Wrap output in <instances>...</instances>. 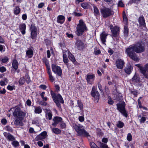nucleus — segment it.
Here are the masks:
<instances>
[{
    "mask_svg": "<svg viewBox=\"0 0 148 148\" xmlns=\"http://www.w3.org/2000/svg\"><path fill=\"white\" fill-rule=\"evenodd\" d=\"M125 52L131 59L136 61H138L139 59L135 53V49L133 45H130L126 49Z\"/></svg>",
    "mask_w": 148,
    "mask_h": 148,
    "instance_id": "nucleus-1",
    "label": "nucleus"
},
{
    "mask_svg": "<svg viewBox=\"0 0 148 148\" xmlns=\"http://www.w3.org/2000/svg\"><path fill=\"white\" fill-rule=\"evenodd\" d=\"M73 127L79 136H83L87 137L90 136L88 133L85 130L82 125L78 123L73 124Z\"/></svg>",
    "mask_w": 148,
    "mask_h": 148,
    "instance_id": "nucleus-2",
    "label": "nucleus"
},
{
    "mask_svg": "<svg viewBox=\"0 0 148 148\" xmlns=\"http://www.w3.org/2000/svg\"><path fill=\"white\" fill-rule=\"evenodd\" d=\"M76 29L77 30L76 31V33L78 36L82 34L83 32L87 30L86 24L81 19L79 21V23L77 25Z\"/></svg>",
    "mask_w": 148,
    "mask_h": 148,
    "instance_id": "nucleus-3",
    "label": "nucleus"
},
{
    "mask_svg": "<svg viewBox=\"0 0 148 148\" xmlns=\"http://www.w3.org/2000/svg\"><path fill=\"white\" fill-rule=\"evenodd\" d=\"M100 12L102 16L104 18H107L113 15V11L111 8L104 7L100 9Z\"/></svg>",
    "mask_w": 148,
    "mask_h": 148,
    "instance_id": "nucleus-4",
    "label": "nucleus"
},
{
    "mask_svg": "<svg viewBox=\"0 0 148 148\" xmlns=\"http://www.w3.org/2000/svg\"><path fill=\"white\" fill-rule=\"evenodd\" d=\"M136 53H141L145 50V45L140 42L133 44Z\"/></svg>",
    "mask_w": 148,
    "mask_h": 148,
    "instance_id": "nucleus-5",
    "label": "nucleus"
},
{
    "mask_svg": "<svg viewBox=\"0 0 148 148\" xmlns=\"http://www.w3.org/2000/svg\"><path fill=\"white\" fill-rule=\"evenodd\" d=\"M117 109L125 117H127V114L125 109V104L124 102H122L119 104H117Z\"/></svg>",
    "mask_w": 148,
    "mask_h": 148,
    "instance_id": "nucleus-6",
    "label": "nucleus"
},
{
    "mask_svg": "<svg viewBox=\"0 0 148 148\" xmlns=\"http://www.w3.org/2000/svg\"><path fill=\"white\" fill-rule=\"evenodd\" d=\"M25 114V112L22 111L20 108H16L13 112L14 116L16 117H24Z\"/></svg>",
    "mask_w": 148,
    "mask_h": 148,
    "instance_id": "nucleus-7",
    "label": "nucleus"
},
{
    "mask_svg": "<svg viewBox=\"0 0 148 148\" xmlns=\"http://www.w3.org/2000/svg\"><path fill=\"white\" fill-rule=\"evenodd\" d=\"M51 94L54 101H55V100H56L62 103H64V100L60 95L59 94L56 95L52 91H51Z\"/></svg>",
    "mask_w": 148,
    "mask_h": 148,
    "instance_id": "nucleus-8",
    "label": "nucleus"
},
{
    "mask_svg": "<svg viewBox=\"0 0 148 148\" xmlns=\"http://www.w3.org/2000/svg\"><path fill=\"white\" fill-rule=\"evenodd\" d=\"M31 32V37L33 39H35L37 36V28L34 25L32 24L30 28Z\"/></svg>",
    "mask_w": 148,
    "mask_h": 148,
    "instance_id": "nucleus-9",
    "label": "nucleus"
},
{
    "mask_svg": "<svg viewBox=\"0 0 148 148\" xmlns=\"http://www.w3.org/2000/svg\"><path fill=\"white\" fill-rule=\"evenodd\" d=\"M52 71L55 73H57L59 76H60L62 74V70L61 68L58 66L53 64L51 65Z\"/></svg>",
    "mask_w": 148,
    "mask_h": 148,
    "instance_id": "nucleus-10",
    "label": "nucleus"
},
{
    "mask_svg": "<svg viewBox=\"0 0 148 148\" xmlns=\"http://www.w3.org/2000/svg\"><path fill=\"white\" fill-rule=\"evenodd\" d=\"M140 71L147 78H148V64H147L144 66L140 67Z\"/></svg>",
    "mask_w": 148,
    "mask_h": 148,
    "instance_id": "nucleus-11",
    "label": "nucleus"
},
{
    "mask_svg": "<svg viewBox=\"0 0 148 148\" xmlns=\"http://www.w3.org/2000/svg\"><path fill=\"white\" fill-rule=\"evenodd\" d=\"M110 27L112 33V37H116L117 35V32L119 30L118 27L117 26L113 27L112 25H110Z\"/></svg>",
    "mask_w": 148,
    "mask_h": 148,
    "instance_id": "nucleus-12",
    "label": "nucleus"
},
{
    "mask_svg": "<svg viewBox=\"0 0 148 148\" xmlns=\"http://www.w3.org/2000/svg\"><path fill=\"white\" fill-rule=\"evenodd\" d=\"M115 63L118 69H122L123 67L125 62L123 60L119 58L116 60Z\"/></svg>",
    "mask_w": 148,
    "mask_h": 148,
    "instance_id": "nucleus-13",
    "label": "nucleus"
},
{
    "mask_svg": "<svg viewBox=\"0 0 148 148\" xmlns=\"http://www.w3.org/2000/svg\"><path fill=\"white\" fill-rule=\"evenodd\" d=\"M92 96L96 100H98L99 96V94L97 91H96V89L95 87H93L91 91Z\"/></svg>",
    "mask_w": 148,
    "mask_h": 148,
    "instance_id": "nucleus-14",
    "label": "nucleus"
},
{
    "mask_svg": "<svg viewBox=\"0 0 148 148\" xmlns=\"http://www.w3.org/2000/svg\"><path fill=\"white\" fill-rule=\"evenodd\" d=\"M3 135L5 138L9 141H13L15 139L14 137L10 134L5 132L3 133Z\"/></svg>",
    "mask_w": 148,
    "mask_h": 148,
    "instance_id": "nucleus-15",
    "label": "nucleus"
},
{
    "mask_svg": "<svg viewBox=\"0 0 148 148\" xmlns=\"http://www.w3.org/2000/svg\"><path fill=\"white\" fill-rule=\"evenodd\" d=\"M76 47L78 50L83 49L84 45L83 42L80 40H78L76 43Z\"/></svg>",
    "mask_w": 148,
    "mask_h": 148,
    "instance_id": "nucleus-16",
    "label": "nucleus"
},
{
    "mask_svg": "<svg viewBox=\"0 0 148 148\" xmlns=\"http://www.w3.org/2000/svg\"><path fill=\"white\" fill-rule=\"evenodd\" d=\"M62 120V119L61 117L58 116L54 117L53 119L54 123H52V125L53 126L56 127L57 125L59 122H61Z\"/></svg>",
    "mask_w": 148,
    "mask_h": 148,
    "instance_id": "nucleus-17",
    "label": "nucleus"
},
{
    "mask_svg": "<svg viewBox=\"0 0 148 148\" xmlns=\"http://www.w3.org/2000/svg\"><path fill=\"white\" fill-rule=\"evenodd\" d=\"M19 28L22 34L24 35L26 33V25L25 24V23H22L20 24L19 26Z\"/></svg>",
    "mask_w": 148,
    "mask_h": 148,
    "instance_id": "nucleus-18",
    "label": "nucleus"
},
{
    "mask_svg": "<svg viewBox=\"0 0 148 148\" xmlns=\"http://www.w3.org/2000/svg\"><path fill=\"white\" fill-rule=\"evenodd\" d=\"M108 34L105 32H103L100 35V38L102 42L104 44L106 41V39Z\"/></svg>",
    "mask_w": 148,
    "mask_h": 148,
    "instance_id": "nucleus-19",
    "label": "nucleus"
},
{
    "mask_svg": "<svg viewBox=\"0 0 148 148\" xmlns=\"http://www.w3.org/2000/svg\"><path fill=\"white\" fill-rule=\"evenodd\" d=\"M138 21L140 26L143 27H146V24L145 19L143 16H140L138 19Z\"/></svg>",
    "mask_w": 148,
    "mask_h": 148,
    "instance_id": "nucleus-20",
    "label": "nucleus"
},
{
    "mask_svg": "<svg viewBox=\"0 0 148 148\" xmlns=\"http://www.w3.org/2000/svg\"><path fill=\"white\" fill-rule=\"evenodd\" d=\"M65 17L62 15L58 16L57 18V22L60 24H62L64 21Z\"/></svg>",
    "mask_w": 148,
    "mask_h": 148,
    "instance_id": "nucleus-21",
    "label": "nucleus"
},
{
    "mask_svg": "<svg viewBox=\"0 0 148 148\" xmlns=\"http://www.w3.org/2000/svg\"><path fill=\"white\" fill-rule=\"evenodd\" d=\"M17 118L15 120L14 122V124L16 125H21L22 123V119L23 117H17Z\"/></svg>",
    "mask_w": 148,
    "mask_h": 148,
    "instance_id": "nucleus-22",
    "label": "nucleus"
},
{
    "mask_svg": "<svg viewBox=\"0 0 148 148\" xmlns=\"http://www.w3.org/2000/svg\"><path fill=\"white\" fill-rule=\"evenodd\" d=\"M95 76L93 74L88 75L87 76L86 79L87 82L89 83H90V80H94L95 78Z\"/></svg>",
    "mask_w": 148,
    "mask_h": 148,
    "instance_id": "nucleus-23",
    "label": "nucleus"
},
{
    "mask_svg": "<svg viewBox=\"0 0 148 148\" xmlns=\"http://www.w3.org/2000/svg\"><path fill=\"white\" fill-rule=\"evenodd\" d=\"M132 68V67L130 64L125 69V71L126 73L130 74L131 72V70Z\"/></svg>",
    "mask_w": 148,
    "mask_h": 148,
    "instance_id": "nucleus-24",
    "label": "nucleus"
},
{
    "mask_svg": "<svg viewBox=\"0 0 148 148\" xmlns=\"http://www.w3.org/2000/svg\"><path fill=\"white\" fill-rule=\"evenodd\" d=\"M12 65L13 68L15 70L17 69L18 66V63L16 60H13Z\"/></svg>",
    "mask_w": 148,
    "mask_h": 148,
    "instance_id": "nucleus-25",
    "label": "nucleus"
},
{
    "mask_svg": "<svg viewBox=\"0 0 148 148\" xmlns=\"http://www.w3.org/2000/svg\"><path fill=\"white\" fill-rule=\"evenodd\" d=\"M93 7L95 15L96 16H97L99 15V12L97 7L95 6H94Z\"/></svg>",
    "mask_w": 148,
    "mask_h": 148,
    "instance_id": "nucleus-26",
    "label": "nucleus"
},
{
    "mask_svg": "<svg viewBox=\"0 0 148 148\" xmlns=\"http://www.w3.org/2000/svg\"><path fill=\"white\" fill-rule=\"evenodd\" d=\"M26 54L29 58H31L33 55V51L31 49H29L27 50L26 52Z\"/></svg>",
    "mask_w": 148,
    "mask_h": 148,
    "instance_id": "nucleus-27",
    "label": "nucleus"
},
{
    "mask_svg": "<svg viewBox=\"0 0 148 148\" xmlns=\"http://www.w3.org/2000/svg\"><path fill=\"white\" fill-rule=\"evenodd\" d=\"M77 105L78 107L79 108L81 112H83V105L81 101L79 100L77 101Z\"/></svg>",
    "mask_w": 148,
    "mask_h": 148,
    "instance_id": "nucleus-28",
    "label": "nucleus"
},
{
    "mask_svg": "<svg viewBox=\"0 0 148 148\" xmlns=\"http://www.w3.org/2000/svg\"><path fill=\"white\" fill-rule=\"evenodd\" d=\"M21 11L20 8L18 6H16L14 9V13L16 15L19 14Z\"/></svg>",
    "mask_w": 148,
    "mask_h": 148,
    "instance_id": "nucleus-29",
    "label": "nucleus"
},
{
    "mask_svg": "<svg viewBox=\"0 0 148 148\" xmlns=\"http://www.w3.org/2000/svg\"><path fill=\"white\" fill-rule=\"evenodd\" d=\"M53 132L56 134H59L61 133V131L59 129L57 128H53L52 129Z\"/></svg>",
    "mask_w": 148,
    "mask_h": 148,
    "instance_id": "nucleus-30",
    "label": "nucleus"
},
{
    "mask_svg": "<svg viewBox=\"0 0 148 148\" xmlns=\"http://www.w3.org/2000/svg\"><path fill=\"white\" fill-rule=\"evenodd\" d=\"M68 57L69 59L71 60L72 62H74L75 61V60L73 56L71 53H69Z\"/></svg>",
    "mask_w": 148,
    "mask_h": 148,
    "instance_id": "nucleus-31",
    "label": "nucleus"
},
{
    "mask_svg": "<svg viewBox=\"0 0 148 148\" xmlns=\"http://www.w3.org/2000/svg\"><path fill=\"white\" fill-rule=\"evenodd\" d=\"M42 110L40 107H38L35 108L34 112L36 113L39 114L40 113Z\"/></svg>",
    "mask_w": 148,
    "mask_h": 148,
    "instance_id": "nucleus-32",
    "label": "nucleus"
},
{
    "mask_svg": "<svg viewBox=\"0 0 148 148\" xmlns=\"http://www.w3.org/2000/svg\"><path fill=\"white\" fill-rule=\"evenodd\" d=\"M124 33L125 36L127 37L128 36V30L127 27L126 26H124Z\"/></svg>",
    "mask_w": 148,
    "mask_h": 148,
    "instance_id": "nucleus-33",
    "label": "nucleus"
},
{
    "mask_svg": "<svg viewBox=\"0 0 148 148\" xmlns=\"http://www.w3.org/2000/svg\"><path fill=\"white\" fill-rule=\"evenodd\" d=\"M44 139L45 138L40 134L38 135L35 138V140L36 141H38L40 140H42Z\"/></svg>",
    "mask_w": 148,
    "mask_h": 148,
    "instance_id": "nucleus-34",
    "label": "nucleus"
},
{
    "mask_svg": "<svg viewBox=\"0 0 148 148\" xmlns=\"http://www.w3.org/2000/svg\"><path fill=\"white\" fill-rule=\"evenodd\" d=\"M124 125V123L121 121H119L117 124V127L119 128H122L123 127Z\"/></svg>",
    "mask_w": 148,
    "mask_h": 148,
    "instance_id": "nucleus-35",
    "label": "nucleus"
},
{
    "mask_svg": "<svg viewBox=\"0 0 148 148\" xmlns=\"http://www.w3.org/2000/svg\"><path fill=\"white\" fill-rule=\"evenodd\" d=\"M12 144L15 147L18 146L19 145L18 142L17 141L14 140L12 142Z\"/></svg>",
    "mask_w": 148,
    "mask_h": 148,
    "instance_id": "nucleus-36",
    "label": "nucleus"
},
{
    "mask_svg": "<svg viewBox=\"0 0 148 148\" xmlns=\"http://www.w3.org/2000/svg\"><path fill=\"white\" fill-rule=\"evenodd\" d=\"M99 146L100 148H109L107 145L101 143H100Z\"/></svg>",
    "mask_w": 148,
    "mask_h": 148,
    "instance_id": "nucleus-37",
    "label": "nucleus"
},
{
    "mask_svg": "<svg viewBox=\"0 0 148 148\" xmlns=\"http://www.w3.org/2000/svg\"><path fill=\"white\" fill-rule=\"evenodd\" d=\"M5 130L9 132H12L13 131V129L9 125H7L5 127Z\"/></svg>",
    "mask_w": 148,
    "mask_h": 148,
    "instance_id": "nucleus-38",
    "label": "nucleus"
},
{
    "mask_svg": "<svg viewBox=\"0 0 148 148\" xmlns=\"http://www.w3.org/2000/svg\"><path fill=\"white\" fill-rule=\"evenodd\" d=\"M25 82V79L23 77H21L19 81V84L23 85L24 84Z\"/></svg>",
    "mask_w": 148,
    "mask_h": 148,
    "instance_id": "nucleus-39",
    "label": "nucleus"
},
{
    "mask_svg": "<svg viewBox=\"0 0 148 148\" xmlns=\"http://www.w3.org/2000/svg\"><path fill=\"white\" fill-rule=\"evenodd\" d=\"M90 146L91 148H99L93 142H91L90 143Z\"/></svg>",
    "mask_w": 148,
    "mask_h": 148,
    "instance_id": "nucleus-40",
    "label": "nucleus"
},
{
    "mask_svg": "<svg viewBox=\"0 0 148 148\" xmlns=\"http://www.w3.org/2000/svg\"><path fill=\"white\" fill-rule=\"evenodd\" d=\"M123 21L124 23L127 24V18L125 14H124L123 16Z\"/></svg>",
    "mask_w": 148,
    "mask_h": 148,
    "instance_id": "nucleus-41",
    "label": "nucleus"
},
{
    "mask_svg": "<svg viewBox=\"0 0 148 148\" xmlns=\"http://www.w3.org/2000/svg\"><path fill=\"white\" fill-rule=\"evenodd\" d=\"M48 74H49V80L51 82H53L54 81L55 79L54 78L52 75L51 73H48Z\"/></svg>",
    "mask_w": 148,
    "mask_h": 148,
    "instance_id": "nucleus-42",
    "label": "nucleus"
},
{
    "mask_svg": "<svg viewBox=\"0 0 148 148\" xmlns=\"http://www.w3.org/2000/svg\"><path fill=\"white\" fill-rule=\"evenodd\" d=\"M132 136L130 133H128L127 135V139L129 141H131L132 139Z\"/></svg>",
    "mask_w": 148,
    "mask_h": 148,
    "instance_id": "nucleus-43",
    "label": "nucleus"
},
{
    "mask_svg": "<svg viewBox=\"0 0 148 148\" xmlns=\"http://www.w3.org/2000/svg\"><path fill=\"white\" fill-rule=\"evenodd\" d=\"M146 120V118L145 117L142 116L140 119V121L141 123H144Z\"/></svg>",
    "mask_w": 148,
    "mask_h": 148,
    "instance_id": "nucleus-44",
    "label": "nucleus"
},
{
    "mask_svg": "<svg viewBox=\"0 0 148 148\" xmlns=\"http://www.w3.org/2000/svg\"><path fill=\"white\" fill-rule=\"evenodd\" d=\"M8 60V58L7 57H5L4 58L1 59V60L3 63H5Z\"/></svg>",
    "mask_w": 148,
    "mask_h": 148,
    "instance_id": "nucleus-45",
    "label": "nucleus"
},
{
    "mask_svg": "<svg viewBox=\"0 0 148 148\" xmlns=\"http://www.w3.org/2000/svg\"><path fill=\"white\" fill-rule=\"evenodd\" d=\"M118 5L119 7H124V5L122 0H120L118 2Z\"/></svg>",
    "mask_w": 148,
    "mask_h": 148,
    "instance_id": "nucleus-46",
    "label": "nucleus"
},
{
    "mask_svg": "<svg viewBox=\"0 0 148 148\" xmlns=\"http://www.w3.org/2000/svg\"><path fill=\"white\" fill-rule=\"evenodd\" d=\"M81 6L84 9H86L88 7V4L86 3H83L81 4Z\"/></svg>",
    "mask_w": 148,
    "mask_h": 148,
    "instance_id": "nucleus-47",
    "label": "nucleus"
},
{
    "mask_svg": "<svg viewBox=\"0 0 148 148\" xmlns=\"http://www.w3.org/2000/svg\"><path fill=\"white\" fill-rule=\"evenodd\" d=\"M46 116H47L48 117V119L49 120H50L52 119V114L50 112H48L46 114Z\"/></svg>",
    "mask_w": 148,
    "mask_h": 148,
    "instance_id": "nucleus-48",
    "label": "nucleus"
},
{
    "mask_svg": "<svg viewBox=\"0 0 148 148\" xmlns=\"http://www.w3.org/2000/svg\"><path fill=\"white\" fill-rule=\"evenodd\" d=\"M45 139L47 136V133L46 131H44L40 134Z\"/></svg>",
    "mask_w": 148,
    "mask_h": 148,
    "instance_id": "nucleus-49",
    "label": "nucleus"
},
{
    "mask_svg": "<svg viewBox=\"0 0 148 148\" xmlns=\"http://www.w3.org/2000/svg\"><path fill=\"white\" fill-rule=\"evenodd\" d=\"M1 123L3 125H5L7 123V121L5 119H2L1 121Z\"/></svg>",
    "mask_w": 148,
    "mask_h": 148,
    "instance_id": "nucleus-50",
    "label": "nucleus"
},
{
    "mask_svg": "<svg viewBox=\"0 0 148 148\" xmlns=\"http://www.w3.org/2000/svg\"><path fill=\"white\" fill-rule=\"evenodd\" d=\"M98 86L99 88V90L101 91L102 92L103 91V89L102 86L100 82H99L98 84Z\"/></svg>",
    "mask_w": 148,
    "mask_h": 148,
    "instance_id": "nucleus-51",
    "label": "nucleus"
},
{
    "mask_svg": "<svg viewBox=\"0 0 148 148\" xmlns=\"http://www.w3.org/2000/svg\"><path fill=\"white\" fill-rule=\"evenodd\" d=\"M138 77L136 75H134L132 79V80L135 82H137L138 81Z\"/></svg>",
    "mask_w": 148,
    "mask_h": 148,
    "instance_id": "nucleus-52",
    "label": "nucleus"
},
{
    "mask_svg": "<svg viewBox=\"0 0 148 148\" xmlns=\"http://www.w3.org/2000/svg\"><path fill=\"white\" fill-rule=\"evenodd\" d=\"M6 70V68L4 66H2L0 67V71L2 72L3 73Z\"/></svg>",
    "mask_w": 148,
    "mask_h": 148,
    "instance_id": "nucleus-53",
    "label": "nucleus"
},
{
    "mask_svg": "<svg viewBox=\"0 0 148 148\" xmlns=\"http://www.w3.org/2000/svg\"><path fill=\"white\" fill-rule=\"evenodd\" d=\"M60 126L62 128H64L66 127L65 123L64 122H61L60 124Z\"/></svg>",
    "mask_w": 148,
    "mask_h": 148,
    "instance_id": "nucleus-54",
    "label": "nucleus"
},
{
    "mask_svg": "<svg viewBox=\"0 0 148 148\" xmlns=\"http://www.w3.org/2000/svg\"><path fill=\"white\" fill-rule=\"evenodd\" d=\"M55 103H56V106H57L59 108H60L61 107V105L60 103V102H58L56 100H55V101H54Z\"/></svg>",
    "mask_w": 148,
    "mask_h": 148,
    "instance_id": "nucleus-55",
    "label": "nucleus"
},
{
    "mask_svg": "<svg viewBox=\"0 0 148 148\" xmlns=\"http://www.w3.org/2000/svg\"><path fill=\"white\" fill-rule=\"evenodd\" d=\"M73 14L75 16H82V14L81 13H77L76 12H74L73 13Z\"/></svg>",
    "mask_w": 148,
    "mask_h": 148,
    "instance_id": "nucleus-56",
    "label": "nucleus"
},
{
    "mask_svg": "<svg viewBox=\"0 0 148 148\" xmlns=\"http://www.w3.org/2000/svg\"><path fill=\"white\" fill-rule=\"evenodd\" d=\"M39 88L43 90H45L46 88V86L45 85H41L39 86Z\"/></svg>",
    "mask_w": 148,
    "mask_h": 148,
    "instance_id": "nucleus-57",
    "label": "nucleus"
},
{
    "mask_svg": "<svg viewBox=\"0 0 148 148\" xmlns=\"http://www.w3.org/2000/svg\"><path fill=\"white\" fill-rule=\"evenodd\" d=\"M46 65H47V72L48 73H48H51V71L50 70V66H49V65L47 64Z\"/></svg>",
    "mask_w": 148,
    "mask_h": 148,
    "instance_id": "nucleus-58",
    "label": "nucleus"
},
{
    "mask_svg": "<svg viewBox=\"0 0 148 148\" xmlns=\"http://www.w3.org/2000/svg\"><path fill=\"white\" fill-rule=\"evenodd\" d=\"M78 119L79 121L81 122H83L84 121V118L82 116H79Z\"/></svg>",
    "mask_w": 148,
    "mask_h": 148,
    "instance_id": "nucleus-59",
    "label": "nucleus"
},
{
    "mask_svg": "<svg viewBox=\"0 0 148 148\" xmlns=\"http://www.w3.org/2000/svg\"><path fill=\"white\" fill-rule=\"evenodd\" d=\"M0 84L2 86H4L6 85L5 81H3L2 80L0 82Z\"/></svg>",
    "mask_w": 148,
    "mask_h": 148,
    "instance_id": "nucleus-60",
    "label": "nucleus"
},
{
    "mask_svg": "<svg viewBox=\"0 0 148 148\" xmlns=\"http://www.w3.org/2000/svg\"><path fill=\"white\" fill-rule=\"evenodd\" d=\"M44 3H41L39 4L38 6V8H42L44 5Z\"/></svg>",
    "mask_w": 148,
    "mask_h": 148,
    "instance_id": "nucleus-61",
    "label": "nucleus"
},
{
    "mask_svg": "<svg viewBox=\"0 0 148 148\" xmlns=\"http://www.w3.org/2000/svg\"><path fill=\"white\" fill-rule=\"evenodd\" d=\"M101 53V51L99 50H98L97 51H95L94 52V53L96 55H97Z\"/></svg>",
    "mask_w": 148,
    "mask_h": 148,
    "instance_id": "nucleus-62",
    "label": "nucleus"
},
{
    "mask_svg": "<svg viewBox=\"0 0 148 148\" xmlns=\"http://www.w3.org/2000/svg\"><path fill=\"white\" fill-rule=\"evenodd\" d=\"M7 89L9 90H12L13 89V87L12 86H11L10 85H8V86H7Z\"/></svg>",
    "mask_w": 148,
    "mask_h": 148,
    "instance_id": "nucleus-63",
    "label": "nucleus"
},
{
    "mask_svg": "<svg viewBox=\"0 0 148 148\" xmlns=\"http://www.w3.org/2000/svg\"><path fill=\"white\" fill-rule=\"evenodd\" d=\"M38 145L40 147H42L43 146V144L41 141H38L37 142Z\"/></svg>",
    "mask_w": 148,
    "mask_h": 148,
    "instance_id": "nucleus-64",
    "label": "nucleus"
}]
</instances>
